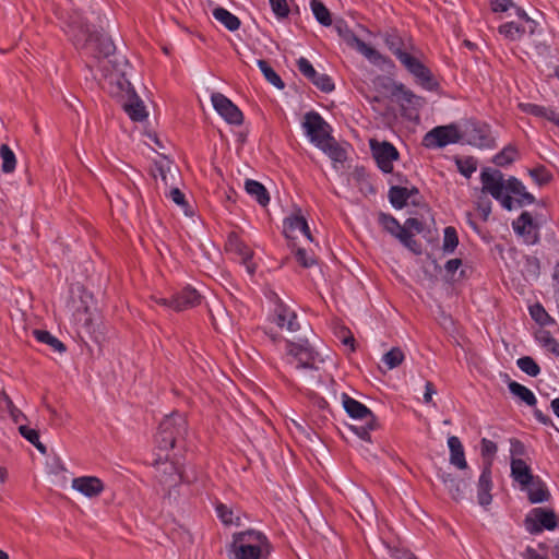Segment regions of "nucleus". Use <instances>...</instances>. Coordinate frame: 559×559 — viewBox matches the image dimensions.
Masks as SVG:
<instances>
[{
    "instance_id": "38",
    "label": "nucleus",
    "mask_w": 559,
    "mask_h": 559,
    "mask_svg": "<svg viewBox=\"0 0 559 559\" xmlns=\"http://www.w3.org/2000/svg\"><path fill=\"white\" fill-rule=\"evenodd\" d=\"M258 67L260 68L261 72L263 73L265 80L277 87L278 90L284 88L285 84L281 76L273 70V68L265 60H258L257 61Z\"/></svg>"
},
{
    "instance_id": "35",
    "label": "nucleus",
    "mask_w": 559,
    "mask_h": 559,
    "mask_svg": "<svg viewBox=\"0 0 559 559\" xmlns=\"http://www.w3.org/2000/svg\"><path fill=\"white\" fill-rule=\"evenodd\" d=\"M518 156L519 151L516 146L508 144L493 156L492 162L499 167H506L512 164L518 158Z\"/></svg>"
},
{
    "instance_id": "45",
    "label": "nucleus",
    "mask_w": 559,
    "mask_h": 559,
    "mask_svg": "<svg viewBox=\"0 0 559 559\" xmlns=\"http://www.w3.org/2000/svg\"><path fill=\"white\" fill-rule=\"evenodd\" d=\"M404 358L403 350L400 347H393L383 355L382 361L388 369H394L403 362Z\"/></svg>"
},
{
    "instance_id": "63",
    "label": "nucleus",
    "mask_w": 559,
    "mask_h": 559,
    "mask_svg": "<svg viewBox=\"0 0 559 559\" xmlns=\"http://www.w3.org/2000/svg\"><path fill=\"white\" fill-rule=\"evenodd\" d=\"M461 265H462V260L456 258V259L449 260L445 263L444 269L448 274H454Z\"/></svg>"
},
{
    "instance_id": "50",
    "label": "nucleus",
    "mask_w": 559,
    "mask_h": 559,
    "mask_svg": "<svg viewBox=\"0 0 559 559\" xmlns=\"http://www.w3.org/2000/svg\"><path fill=\"white\" fill-rule=\"evenodd\" d=\"M518 367L531 377H537L540 373V368L537 362L530 356H524L518 359Z\"/></svg>"
},
{
    "instance_id": "56",
    "label": "nucleus",
    "mask_w": 559,
    "mask_h": 559,
    "mask_svg": "<svg viewBox=\"0 0 559 559\" xmlns=\"http://www.w3.org/2000/svg\"><path fill=\"white\" fill-rule=\"evenodd\" d=\"M530 175L538 185H544L549 180L548 171L543 166L530 170Z\"/></svg>"
},
{
    "instance_id": "34",
    "label": "nucleus",
    "mask_w": 559,
    "mask_h": 559,
    "mask_svg": "<svg viewBox=\"0 0 559 559\" xmlns=\"http://www.w3.org/2000/svg\"><path fill=\"white\" fill-rule=\"evenodd\" d=\"M318 148L323 151L334 162L341 163L346 158L345 151L338 145L333 136L320 144Z\"/></svg>"
},
{
    "instance_id": "62",
    "label": "nucleus",
    "mask_w": 559,
    "mask_h": 559,
    "mask_svg": "<svg viewBox=\"0 0 559 559\" xmlns=\"http://www.w3.org/2000/svg\"><path fill=\"white\" fill-rule=\"evenodd\" d=\"M436 394V389L432 382L427 381L425 384L424 402L426 404L432 403V395Z\"/></svg>"
},
{
    "instance_id": "2",
    "label": "nucleus",
    "mask_w": 559,
    "mask_h": 559,
    "mask_svg": "<svg viewBox=\"0 0 559 559\" xmlns=\"http://www.w3.org/2000/svg\"><path fill=\"white\" fill-rule=\"evenodd\" d=\"M187 419L181 413L175 412L166 416L159 424L156 442L160 450L173 449L187 435Z\"/></svg>"
},
{
    "instance_id": "40",
    "label": "nucleus",
    "mask_w": 559,
    "mask_h": 559,
    "mask_svg": "<svg viewBox=\"0 0 559 559\" xmlns=\"http://www.w3.org/2000/svg\"><path fill=\"white\" fill-rule=\"evenodd\" d=\"M311 10L317 21L323 26H330L332 24L331 13L328 8L319 0H312Z\"/></svg>"
},
{
    "instance_id": "43",
    "label": "nucleus",
    "mask_w": 559,
    "mask_h": 559,
    "mask_svg": "<svg viewBox=\"0 0 559 559\" xmlns=\"http://www.w3.org/2000/svg\"><path fill=\"white\" fill-rule=\"evenodd\" d=\"M459 245V237L456 229L452 226H448L443 231V243L442 250L445 253H452Z\"/></svg>"
},
{
    "instance_id": "51",
    "label": "nucleus",
    "mask_w": 559,
    "mask_h": 559,
    "mask_svg": "<svg viewBox=\"0 0 559 559\" xmlns=\"http://www.w3.org/2000/svg\"><path fill=\"white\" fill-rule=\"evenodd\" d=\"M394 95L402 102L408 105H415L419 97L416 96L411 90L406 88L405 85L399 84L394 88Z\"/></svg>"
},
{
    "instance_id": "59",
    "label": "nucleus",
    "mask_w": 559,
    "mask_h": 559,
    "mask_svg": "<svg viewBox=\"0 0 559 559\" xmlns=\"http://www.w3.org/2000/svg\"><path fill=\"white\" fill-rule=\"evenodd\" d=\"M496 452H497V444L493 441L484 438L481 440V454H483V456H486V455H490L491 456Z\"/></svg>"
},
{
    "instance_id": "10",
    "label": "nucleus",
    "mask_w": 559,
    "mask_h": 559,
    "mask_svg": "<svg viewBox=\"0 0 559 559\" xmlns=\"http://www.w3.org/2000/svg\"><path fill=\"white\" fill-rule=\"evenodd\" d=\"M399 61L405 69L415 76L417 82L426 90L432 91L437 86L431 71L416 57L406 52L402 55Z\"/></svg>"
},
{
    "instance_id": "11",
    "label": "nucleus",
    "mask_w": 559,
    "mask_h": 559,
    "mask_svg": "<svg viewBox=\"0 0 559 559\" xmlns=\"http://www.w3.org/2000/svg\"><path fill=\"white\" fill-rule=\"evenodd\" d=\"M378 223L393 237L397 238L406 248L414 252L417 251V242L411 231L403 227L399 221L391 214L380 213Z\"/></svg>"
},
{
    "instance_id": "46",
    "label": "nucleus",
    "mask_w": 559,
    "mask_h": 559,
    "mask_svg": "<svg viewBox=\"0 0 559 559\" xmlns=\"http://www.w3.org/2000/svg\"><path fill=\"white\" fill-rule=\"evenodd\" d=\"M499 33L510 40H516L522 37L525 29L514 22H507L499 26Z\"/></svg>"
},
{
    "instance_id": "24",
    "label": "nucleus",
    "mask_w": 559,
    "mask_h": 559,
    "mask_svg": "<svg viewBox=\"0 0 559 559\" xmlns=\"http://www.w3.org/2000/svg\"><path fill=\"white\" fill-rule=\"evenodd\" d=\"M519 108L522 112L545 118L548 121L552 122L557 127H559V112H557L555 109L550 107H545L536 104L531 103H520Z\"/></svg>"
},
{
    "instance_id": "44",
    "label": "nucleus",
    "mask_w": 559,
    "mask_h": 559,
    "mask_svg": "<svg viewBox=\"0 0 559 559\" xmlns=\"http://www.w3.org/2000/svg\"><path fill=\"white\" fill-rule=\"evenodd\" d=\"M538 343L547 350L551 352L556 356H559V343L550 334L549 331L542 330L536 334Z\"/></svg>"
},
{
    "instance_id": "39",
    "label": "nucleus",
    "mask_w": 559,
    "mask_h": 559,
    "mask_svg": "<svg viewBox=\"0 0 559 559\" xmlns=\"http://www.w3.org/2000/svg\"><path fill=\"white\" fill-rule=\"evenodd\" d=\"M528 488V500L531 503H540L547 501L549 492L542 481H532Z\"/></svg>"
},
{
    "instance_id": "60",
    "label": "nucleus",
    "mask_w": 559,
    "mask_h": 559,
    "mask_svg": "<svg viewBox=\"0 0 559 559\" xmlns=\"http://www.w3.org/2000/svg\"><path fill=\"white\" fill-rule=\"evenodd\" d=\"M391 557L393 559H417L414 554L407 549L394 548L391 550Z\"/></svg>"
},
{
    "instance_id": "55",
    "label": "nucleus",
    "mask_w": 559,
    "mask_h": 559,
    "mask_svg": "<svg viewBox=\"0 0 559 559\" xmlns=\"http://www.w3.org/2000/svg\"><path fill=\"white\" fill-rule=\"evenodd\" d=\"M274 14L277 17H286L289 14L287 0H269Z\"/></svg>"
},
{
    "instance_id": "13",
    "label": "nucleus",
    "mask_w": 559,
    "mask_h": 559,
    "mask_svg": "<svg viewBox=\"0 0 559 559\" xmlns=\"http://www.w3.org/2000/svg\"><path fill=\"white\" fill-rule=\"evenodd\" d=\"M211 100L217 114L228 123L239 126L243 121L241 110L222 93H213Z\"/></svg>"
},
{
    "instance_id": "1",
    "label": "nucleus",
    "mask_w": 559,
    "mask_h": 559,
    "mask_svg": "<svg viewBox=\"0 0 559 559\" xmlns=\"http://www.w3.org/2000/svg\"><path fill=\"white\" fill-rule=\"evenodd\" d=\"M68 27L74 46L84 56L100 60L115 51V45L108 36L93 32L90 25L79 17L72 19Z\"/></svg>"
},
{
    "instance_id": "37",
    "label": "nucleus",
    "mask_w": 559,
    "mask_h": 559,
    "mask_svg": "<svg viewBox=\"0 0 559 559\" xmlns=\"http://www.w3.org/2000/svg\"><path fill=\"white\" fill-rule=\"evenodd\" d=\"M34 337L44 344L49 345L55 352L63 353L66 350L64 344L45 330H34Z\"/></svg>"
},
{
    "instance_id": "52",
    "label": "nucleus",
    "mask_w": 559,
    "mask_h": 559,
    "mask_svg": "<svg viewBox=\"0 0 559 559\" xmlns=\"http://www.w3.org/2000/svg\"><path fill=\"white\" fill-rule=\"evenodd\" d=\"M309 81L324 93H330L334 90V83L328 74L316 72V76L310 78Z\"/></svg>"
},
{
    "instance_id": "23",
    "label": "nucleus",
    "mask_w": 559,
    "mask_h": 559,
    "mask_svg": "<svg viewBox=\"0 0 559 559\" xmlns=\"http://www.w3.org/2000/svg\"><path fill=\"white\" fill-rule=\"evenodd\" d=\"M233 542L249 544L252 547L260 548L265 551H270V544L264 534L258 531L249 530L234 534Z\"/></svg>"
},
{
    "instance_id": "18",
    "label": "nucleus",
    "mask_w": 559,
    "mask_h": 559,
    "mask_svg": "<svg viewBox=\"0 0 559 559\" xmlns=\"http://www.w3.org/2000/svg\"><path fill=\"white\" fill-rule=\"evenodd\" d=\"M274 322L277 326L286 329L288 332L299 330L297 314L283 304H277L274 308Z\"/></svg>"
},
{
    "instance_id": "19",
    "label": "nucleus",
    "mask_w": 559,
    "mask_h": 559,
    "mask_svg": "<svg viewBox=\"0 0 559 559\" xmlns=\"http://www.w3.org/2000/svg\"><path fill=\"white\" fill-rule=\"evenodd\" d=\"M201 295L197 289L188 286L174 296V309L182 311L188 308L195 307L201 304Z\"/></svg>"
},
{
    "instance_id": "36",
    "label": "nucleus",
    "mask_w": 559,
    "mask_h": 559,
    "mask_svg": "<svg viewBox=\"0 0 559 559\" xmlns=\"http://www.w3.org/2000/svg\"><path fill=\"white\" fill-rule=\"evenodd\" d=\"M389 200L395 209H403L407 205L409 200L408 188L400 186L391 187L389 190Z\"/></svg>"
},
{
    "instance_id": "32",
    "label": "nucleus",
    "mask_w": 559,
    "mask_h": 559,
    "mask_svg": "<svg viewBox=\"0 0 559 559\" xmlns=\"http://www.w3.org/2000/svg\"><path fill=\"white\" fill-rule=\"evenodd\" d=\"M123 108L134 121H142L147 117L143 102L136 96L130 97L129 102L123 104Z\"/></svg>"
},
{
    "instance_id": "12",
    "label": "nucleus",
    "mask_w": 559,
    "mask_h": 559,
    "mask_svg": "<svg viewBox=\"0 0 559 559\" xmlns=\"http://www.w3.org/2000/svg\"><path fill=\"white\" fill-rule=\"evenodd\" d=\"M372 156L377 162L378 167L385 174L393 170V162L399 159V151L389 142H370Z\"/></svg>"
},
{
    "instance_id": "27",
    "label": "nucleus",
    "mask_w": 559,
    "mask_h": 559,
    "mask_svg": "<svg viewBox=\"0 0 559 559\" xmlns=\"http://www.w3.org/2000/svg\"><path fill=\"white\" fill-rule=\"evenodd\" d=\"M511 475L522 487H527L533 481L530 466L522 459L511 461Z\"/></svg>"
},
{
    "instance_id": "58",
    "label": "nucleus",
    "mask_w": 559,
    "mask_h": 559,
    "mask_svg": "<svg viewBox=\"0 0 559 559\" xmlns=\"http://www.w3.org/2000/svg\"><path fill=\"white\" fill-rule=\"evenodd\" d=\"M7 408L15 423H19L24 418L23 413L13 404V402L7 396L5 397Z\"/></svg>"
},
{
    "instance_id": "17",
    "label": "nucleus",
    "mask_w": 559,
    "mask_h": 559,
    "mask_svg": "<svg viewBox=\"0 0 559 559\" xmlns=\"http://www.w3.org/2000/svg\"><path fill=\"white\" fill-rule=\"evenodd\" d=\"M228 247L231 252H235L241 260L247 272L250 275L255 273V264L252 262L253 251L236 236L229 238Z\"/></svg>"
},
{
    "instance_id": "33",
    "label": "nucleus",
    "mask_w": 559,
    "mask_h": 559,
    "mask_svg": "<svg viewBox=\"0 0 559 559\" xmlns=\"http://www.w3.org/2000/svg\"><path fill=\"white\" fill-rule=\"evenodd\" d=\"M508 388L513 395L519 397L526 405H528V406L536 405L537 400H536L534 393L525 385H523L516 381H510L508 383Z\"/></svg>"
},
{
    "instance_id": "9",
    "label": "nucleus",
    "mask_w": 559,
    "mask_h": 559,
    "mask_svg": "<svg viewBox=\"0 0 559 559\" xmlns=\"http://www.w3.org/2000/svg\"><path fill=\"white\" fill-rule=\"evenodd\" d=\"M335 29L340 37L352 48L356 49L359 53L365 56L368 60L373 63H378L382 56L373 47L366 44L364 40L358 38L355 33L347 26L343 21H338L335 24Z\"/></svg>"
},
{
    "instance_id": "16",
    "label": "nucleus",
    "mask_w": 559,
    "mask_h": 559,
    "mask_svg": "<svg viewBox=\"0 0 559 559\" xmlns=\"http://www.w3.org/2000/svg\"><path fill=\"white\" fill-rule=\"evenodd\" d=\"M492 489V480H491V462H488L479 476L477 484V498L478 503L481 507H487L491 503L492 497L490 491Z\"/></svg>"
},
{
    "instance_id": "8",
    "label": "nucleus",
    "mask_w": 559,
    "mask_h": 559,
    "mask_svg": "<svg viewBox=\"0 0 559 559\" xmlns=\"http://www.w3.org/2000/svg\"><path fill=\"white\" fill-rule=\"evenodd\" d=\"M155 477L166 489L177 486L180 481H191L179 466L168 459H158L154 463Z\"/></svg>"
},
{
    "instance_id": "4",
    "label": "nucleus",
    "mask_w": 559,
    "mask_h": 559,
    "mask_svg": "<svg viewBox=\"0 0 559 559\" xmlns=\"http://www.w3.org/2000/svg\"><path fill=\"white\" fill-rule=\"evenodd\" d=\"M559 518L554 510L537 507L530 511L525 516V530L532 535H538L545 530L554 531L557 528Z\"/></svg>"
},
{
    "instance_id": "22",
    "label": "nucleus",
    "mask_w": 559,
    "mask_h": 559,
    "mask_svg": "<svg viewBox=\"0 0 559 559\" xmlns=\"http://www.w3.org/2000/svg\"><path fill=\"white\" fill-rule=\"evenodd\" d=\"M296 231L301 233L309 240H312L308 223L301 215H292L284 221V234L287 238H295Z\"/></svg>"
},
{
    "instance_id": "3",
    "label": "nucleus",
    "mask_w": 559,
    "mask_h": 559,
    "mask_svg": "<svg viewBox=\"0 0 559 559\" xmlns=\"http://www.w3.org/2000/svg\"><path fill=\"white\" fill-rule=\"evenodd\" d=\"M480 182L483 192L499 201L506 210L511 211L513 209L514 200L511 195L506 194L507 180H504V176L499 169L484 168L480 173Z\"/></svg>"
},
{
    "instance_id": "30",
    "label": "nucleus",
    "mask_w": 559,
    "mask_h": 559,
    "mask_svg": "<svg viewBox=\"0 0 559 559\" xmlns=\"http://www.w3.org/2000/svg\"><path fill=\"white\" fill-rule=\"evenodd\" d=\"M213 16L230 32H235L240 27V20L224 8H215Z\"/></svg>"
},
{
    "instance_id": "41",
    "label": "nucleus",
    "mask_w": 559,
    "mask_h": 559,
    "mask_svg": "<svg viewBox=\"0 0 559 559\" xmlns=\"http://www.w3.org/2000/svg\"><path fill=\"white\" fill-rule=\"evenodd\" d=\"M216 513H217V516L219 518V520L225 525H236V526L241 525L240 516H238V515L235 516L233 509L227 507L224 503L216 504Z\"/></svg>"
},
{
    "instance_id": "25",
    "label": "nucleus",
    "mask_w": 559,
    "mask_h": 559,
    "mask_svg": "<svg viewBox=\"0 0 559 559\" xmlns=\"http://www.w3.org/2000/svg\"><path fill=\"white\" fill-rule=\"evenodd\" d=\"M342 403L346 413L354 419H369L373 417L372 412L366 405L346 393L342 394Z\"/></svg>"
},
{
    "instance_id": "26",
    "label": "nucleus",
    "mask_w": 559,
    "mask_h": 559,
    "mask_svg": "<svg viewBox=\"0 0 559 559\" xmlns=\"http://www.w3.org/2000/svg\"><path fill=\"white\" fill-rule=\"evenodd\" d=\"M231 552L235 559H265L270 551L262 550L257 547H252L249 544L236 543L231 544Z\"/></svg>"
},
{
    "instance_id": "14",
    "label": "nucleus",
    "mask_w": 559,
    "mask_h": 559,
    "mask_svg": "<svg viewBox=\"0 0 559 559\" xmlns=\"http://www.w3.org/2000/svg\"><path fill=\"white\" fill-rule=\"evenodd\" d=\"M514 231L526 245H535L539 240V227L528 212H523L512 223Z\"/></svg>"
},
{
    "instance_id": "61",
    "label": "nucleus",
    "mask_w": 559,
    "mask_h": 559,
    "mask_svg": "<svg viewBox=\"0 0 559 559\" xmlns=\"http://www.w3.org/2000/svg\"><path fill=\"white\" fill-rule=\"evenodd\" d=\"M511 5H513L512 0H492L491 7L495 12H504Z\"/></svg>"
},
{
    "instance_id": "7",
    "label": "nucleus",
    "mask_w": 559,
    "mask_h": 559,
    "mask_svg": "<svg viewBox=\"0 0 559 559\" xmlns=\"http://www.w3.org/2000/svg\"><path fill=\"white\" fill-rule=\"evenodd\" d=\"M286 353L288 362L295 365L296 368H316L318 354L309 345L308 341H300L298 343L288 341Z\"/></svg>"
},
{
    "instance_id": "64",
    "label": "nucleus",
    "mask_w": 559,
    "mask_h": 559,
    "mask_svg": "<svg viewBox=\"0 0 559 559\" xmlns=\"http://www.w3.org/2000/svg\"><path fill=\"white\" fill-rule=\"evenodd\" d=\"M523 559H548L546 556L540 555L536 549L533 547H526L525 551L523 552Z\"/></svg>"
},
{
    "instance_id": "31",
    "label": "nucleus",
    "mask_w": 559,
    "mask_h": 559,
    "mask_svg": "<svg viewBox=\"0 0 559 559\" xmlns=\"http://www.w3.org/2000/svg\"><path fill=\"white\" fill-rule=\"evenodd\" d=\"M383 39L385 46L397 59L407 52L404 40L396 32L385 33Z\"/></svg>"
},
{
    "instance_id": "15",
    "label": "nucleus",
    "mask_w": 559,
    "mask_h": 559,
    "mask_svg": "<svg viewBox=\"0 0 559 559\" xmlns=\"http://www.w3.org/2000/svg\"><path fill=\"white\" fill-rule=\"evenodd\" d=\"M72 487L88 498L97 497L104 490L103 481L95 476H82L72 480Z\"/></svg>"
},
{
    "instance_id": "54",
    "label": "nucleus",
    "mask_w": 559,
    "mask_h": 559,
    "mask_svg": "<svg viewBox=\"0 0 559 559\" xmlns=\"http://www.w3.org/2000/svg\"><path fill=\"white\" fill-rule=\"evenodd\" d=\"M297 68L299 70V72L305 76L307 78L308 80L310 78H313L316 76V69L313 68V66L310 63V61L308 59H306L305 57H300L298 60H297Z\"/></svg>"
},
{
    "instance_id": "29",
    "label": "nucleus",
    "mask_w": 559,
    "mask_h": 559,
    "mask_svg": "<svg viewBox=\"0 0 559 559\" xmlns=\"http://www.w3.org/2000/svg\"><path fill=\"white\" fill-rule=\"evenodd\" d=\"M245 189L247 193L253 197L260 205L265 206L270 202V195L261 182L253 179H247L245 182Z\"/></svg>"
},
{
    "instance_id": "42",
    "label": "nucleus",
    "mask_w": 559,
    "mask_h": 559,
    "mask_svg": "<svg viewBox=\"0 0 559 559\" xmlns=\"http://www.w3.org/2000/svg\"><path fill=\"white\" fill-rule=\"evenodd\" d=\"M20 433L31 442L40 453L45 454L47 452L46 447L39 440V433L36 429L29 428L26 425H21L19 427Z\"/></svg>"
},
{
    "instance_id": "28",
    "label": "nucleus",
    "mask_w": 559,
    "mask_h": 559,
    "mask_svg": "<svg viewBox=\"0 0 559 559\" xmlns=\"http://www.w3.org/2000/svg\"><path fill=\"white\" fill-rule=\"evenodd\" d=\"M448 447L450 450V463L460 469H465L467 462L461 440L456 436H451L448 439Z\"/></svg>"
},
{
    "instance_id": "53",
    "label": "nucleus",
    "mask_w": 559,
    "mask_h": 559,
    "mask_svg": "<svg viewBox=\"0 0 559 559\" xmlns=\"http://www.w3.org/2000/svg\"><path fill=\"white\" fill-rule=\"evenodd\" d=\"M296 261L304 267H310L316 263L313 254L302 248H298L294 252Z\"/></svg>"
},
{
    "instance_id": "57",
    "label": "nucleus",
    "mask_w": 559,
    "mask_h": 559,
    "mask_svg": "<svg viewBox=\"0 0 559 559\" xmlns=\"http://www.w3.org/2000/svg\"><path fill=\"white\" fill-rule=\"evenodd\" d=\"M169 198L174 201V203L181 206L182 209H186L188 205L185 194L178 188H173L170 190Z\"/></svg>"
},
{
    "instance_id": "6",
    "label": "nucleus",
    "mask_w": 559,
    "mask_h": 559,
    "mask_svg": "<svg viewBox=\"0 0 559 559\" xmlns=\"http://www.w3.org/2000/svg\"><path fill=\"white\" fill-rule=\"evenodd\" d=\"M305 133L317 147L332 138L331 126L317 111H309L302 121Z\"/></svg>"
},
{
    "instance_id": "21",
    "label": "nucleus",
    "mask_w": 559,
    "mask_h": 559,
    "mask_svg": "<svg viewBox=\"0 0 559 559\" xmlns=\"http://www.w3.org/2000/svg\"><path fill=\"white\" fill-rule=\"evenodd\" d=\"M506 194H513L519 206L530 205L535 201L533 194L527 192L524 185L515 177H510L507 180Z\"/></svg>"
},
{
    "instance_id": "20",
    "label": "nucleus",
    "mask_w": 559,
    "mask_h": 559,
    "mask_svg": "<svg viewBox=\"0 0 559 559\" xmlns=\"http://www.w3.org/2000/svg\"><path fill=\"white\" fill-rule=\"evenodd\" d=\"M438 477L441 479L448 492L454 500L459 501L464 498L467 489V484L464 480L442 471L438 473Z\"/></svg>"
},
{
    "instance_id": "48",
    "label": "nucleus",
    "mask_w": 559,
    "mask_h": 559,
    "mask_svg": "<svg viewBox=\"0 0 559 559\" xmlns=\"http://www.w3.org/2000/svg\"><path fill=\"white\" fill-rule=\"evenodd\" d=\"M366 425H352L349 428L350 430L357 435L360 439L370 442V431L374 429L376 421L374 416L370 417L369 419H365Z\"/></svg>"
},
{
    "instance_id": "47",
    "label": "nucleus",
    "mask_w": 559,
    "mask_h": 559,
    "mask_svg": "<svg viewBox=\"0 0 559 559\" xmlns=\"http://www.w3.org/2000/svg\"><path fill=\"white\" fill-rule=\"evenodd\" d=\"M530 314L534 321L540 325H548L555 323V320L547 313L540 304H535L530 307Z\"/></svg>"
},
{
    "instance_id": "5",
    "label": "nucleus",
    "mask_w": 559,
    "mask_h": 559,
    "mask_svg": "<svg viewBox=\"0 0 559 559\" xmlns=\"http://www.w3.org/2000/svg\"><path fill=\"white\" fill-rule=\"evenodd\" d=\"M462 134L455 124L439 126L431 129L423 138V145L427 148H440L449 144L459 143Z\"/></svg>"
},
{
    "instance_id": "49",
    "label": "nucleus",
    "mask_w": 559,
    "mask_h": 559,
    "mask_svg": "<svg viewBox=\"0 0 559 559\" xmlns=\"http://www.w3.org/2000/svg\"><path fill=\"white\" fill-rule=\"evenodd\" d=\"M0 156L2 158V170L11 173L15 168L16 159L13 151L5 144L0 147Z\"/></svg>"
}]
</instances>
